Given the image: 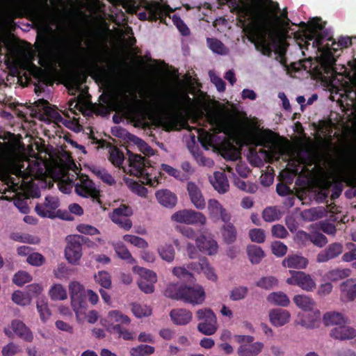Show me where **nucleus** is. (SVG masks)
<instances>
[{"label":"nucleus","mask_w":356,"mask_h":356,"mask_svg":"<svg viewBox=\"0 0 356 356\" xmlns=\"http://www.w3.org/2000/svg\"><path fill=\"white\" fill-rule=\"evenodd\" d=\"M238 14L244 18L241 21L243 24L245 23L246 17H251L250 40L254 44L257 51L268 57L272 56L273 50L275 52L280 51L291 23L288 17L286 8L278 15L256 7L243 6L239 8Z\"/></svg>","instance_id":"1"},{"label":"nucleus","mask_w":356,"mask_h":356,"mask_svg":"<svg viewBox=\"0 0 356 356\" xmlns=\"http://www.w3.org/2000/svg\"><path fill=\"white\" fill-rule=\"evenodd\" d=\"M0 161L6 174L21 177L25 183H30L33 179L42 178L46 173V165L43 161L26 159L23 152L14 148L3 152L0 155Z\"/></svg>","instance_id":"2"},{"label":"nucleus","mask_w":356,"mask_h":356,"mask_svg":"<svg viewBox=\"0 0 356 356\" xmlns=\"http://www.w3.org/2000/svg\"><path fill=\"white\" fill-rule=\"evenodd\" d=\"M87 76L85 73L77 72L72 74L67 83L69 92L74 95L77 94V100L69 102V111L76 114V110L83 116L89 115V95L86 86Z\"/></svg>","instance_id":"3"},{"label":"nucleus","mask_w":356,"mask_h":356,"mask_svg":"<svg viewBox=\"0 0 356 356\" xmlns=\"http://www.w3.org/2000/svg\"><path fill=\"white\" fill-rule=\"evenodd\" d=\"M171 108L175 112L165 113L156 118V123L166 131L177 128L179 117L193 105V100L187 92L171 94Z\"/></svg>","instance_id":"4"},{"label":"nucleus","mask_w":356,"mask_h":356,"mask_svg":"<svg viewBox=\"0 0 356 356\" xmlns=\"http://www.w3.org/2000/svg\"><path fill=\"white\" fill-rule=\"evenodd\" d=\"M128 161L131 175L142 179L143 184L156 187L159 184V176L156 169L151 165L149 160L140 154L127 151Z\"/></svg>","instance_id":"5"},{"label":"nucleus","mask_w":356,"mask_h":356,"mask_svg":"<svg viewBox=\"0 0 356 356\" xmlns=\"http://www.w3.org/2000/svg\"><path fill=\"white\" fill-rule=\"evenodd\" d=\"M58 181V187L63 193L68 194L72 191L73 186L79 196L87 197L89 195V179L87 175H78L77 173H69L64 169H60L59 173L56 176Z\"/></svg>","instance_id":"6"},{"label":"nucleus","mask_w":356,"mask_h":356,"mask_svg":"<svg viewBox=\"0 0 356 356\" xmlns=\"http://www.w3.org/2000/svg\"><path fill=\"white\" fill-rule=\"evenodd\" d=\"M167 297L175 300H183L193 305H200L205 299V292L200 285H169L165 291Z\"/></svg>","instance_id":"7"},{"label":"nucleus","mask_w":356,"mask_h":356,"mask_svg":"<svg viewBox=\"0 0 356 356\" xmlns=\"http://www.w3.org/2000/svg\"><path fill=\"white\" fill-rule=\"evenodd\" d=\"M71 304L75 312L77 321L83 323L88 320V297L84 286L79 282L72 281L69 283Z\"/></svg>","instance_id":"8"},{"label":"nucleus","mask_w":356,"mask_h":356,"mask_svg":"<svg viewBox=\"0 0 356 356\" xmlns=\"http://www.w3.org/2000/svg\"><path fill=\"white\" fill-rule=\"evenodd\" d=\"M338 166L347 179L356 180V145L343 150L338 159Z\"/></svg>","instance_id":"9"},{"label":"nucleus","mask_w":356,"mask_h":356,"mask_svg":"<svg viewBox=\"0 0 356 356\" xmlns=\"http://www.w3.org/2000/svg\"><path fill=\"white\" fill-rule=\"evenodd\" d=\"M60 51L47 44H41L38 48L39 64L47 71L51 70L60 58Z\"/></svg>","instance_id":"10"},{"label":"nucleus","mask_w":356,"mask_h":356,"mask_svg":"<svg viewBox=\"0 0 356 356\" xmlns=\"http://www.w3.org/2000/svg\"><path fill=\"white\" fill-rule=\"evenodd\" d=\"M301 24L306 26L307 33H305V38L307 41L313 40V46L321 49L323 44L324 37L319 31L325 28V24L322 23L320 17H314L309 20L307 24L301 22Z\"/></svg>","instance_id":"11"},{"label":"nucleus","mask_w":356,"mask_h":356,"mask_svg":"<svg viewBox=\"0 0 356 356\" xmlns=\"http://www.w3.org/2000/svg\"><path fill=\"white\" fill-rule=\"evenodd\" d=\"M171 11L169 6H163L159 2H150L145 6V11L138 14L140 20L156 21L160 19L161 22H165L167 13Z\"/></svg>","instance_id":"12"},{"label":"nucleus","mask_w":356,"mask_h":356,"mask_svg":"<svg viewBox=\"0 0 356 356\" xmlns=\"http://www.w3.org/2000/svg\"><path fill=\"white\" fill-rule=\"evenodd\" d=\"M83 238L80 235H73L67 238V245L65 250V256L69 263L76 265L82 257L81 242Z\"/></svg>","instance_id":"13"},{"label":"nucleus","mask_w":356,"mask_h":356,"mask_svg":"<svg viewBox=\"0 0 356 356\" xmlns=\"http://www.w3.org/2000/svg\"><path fill=\"white\" fill-rule=\"evenodd\" d=\"M337 51V49L334 47H332L322 58L320 67L316 69L317 75L319 79L332 78L336 74L337 72L334 68L336 59L334 58V54Z\"/></svg>","instance_id":"14"},{"label":"nucleus","mask_w":356,"mask_h":356,"mask_svg":"<svg viewBox=\"0 0 356 356\" xmlns=\"http://www.w3.org/2000/svg\"><path fill=\"white\" fill-rule=\"evenodd\" d=\"M173 221L187 225L200 224L204 225L207 219L205 216L198 211L184 209L175 213L172 216Z\"/></svg>","instance_id":"15"},{"label":"nucleus","mask_w":356,"mask_h":356,"mask_svg":"<svg viewBox=\"0 0 356 356\" xmlns=\"http://www.w3.org/2000/svg\"><path fill=\"white\" fill-rule=\"evenodd\" d=\"M291 276L286 279L290 285L298 286L304 291H312L316 288V283L311 275L303 271L289 270Z\"/></svg>","instance_id":"16"},{"label":"nucleus","mask_w":356,"mask_h":356,"mask_svg":"<svg viewBox=\"0 0 356 356\" xmlns=\"http://www.w3.org/2000/svg\"><path fill=\"white\" fill-rule=\"evenodd\" d=\"M132 214L133 211L130 207L122 204L113 210L110 217L112 221L119 227L125 230H129L132 227V222L128 217Z\"/></svg>","instance_id":"17"},{"label":"nucleus","mask_w":356,"mask_h":356,"mask_svg":"<svg viewBox=\"0 0 356 356\" xmlns=\"http://www.w3.org/2000/svg\"><path fill=\"white\" fill-rule=\"evenodd\" d=\"M13 332L19 337L26 341H31L33 339V334L26 325L19 320L11 322L10 327H6L4 332L8 337H11Z\"/></svg>","instance_id":"18"},{"label":"nucleus","mask_w":356,"mask_h":356,"mask_svg":"<svg viewBox=\"0 0 356 356\" xmlns=\"http://www.w3.org/2000/svg\"><path fill=\"white\" fill-rule=\"evenodd\" d=\"M59 207V200L54 196H47L43 204L35 206L36 213L42 217H54V210Z\"/></svg>","instance_id":"19"},{"label":"nucleus","mask_w":356,"mask_h":356,"mask_svg":"<svg viewBox=\"0 0 356 356\" xmlns=\"http://www.w3.org/2000/svg\"><path fill=\"white\" fill-rule=\"evenodd\" d=\"M208 210L211 218L221 219L225 223L231 220V214L216 199H210L208 202Z\"/></svg>","instance_id":"20"},{"label":"nucleus","mask_w":356,"mask_h":356,"mask_svg":"<svg viewBox=\"0 0 356 356\" xmlns=\"http://www.w3.org/2000/svg\"><path fill=\"white\" fill-rule=\"evenodd\" d=\"M343 248L340 243H333L321 250L316 257V261L318 263L327 262L334 259L343 253Z\"/></svg>","instance_id":"21"},{"label":"nucleus","mask_w":356,"mask_h":356,"mask_svg":"<svg viewBox=\"0 0 356 356\" xmlns=\"http://www.w3.org/2000/svg\"><path fill=\"white\" fill-rule=\"evenodd\" d=\"M195 242L199 250L203 253L213 255L218 251V243L211 238L201 235L195 239Z\"/></svg>","instance_id":"22"},{"label":"nucleus","mask_w":356,"mask_h":356,"mask_svg":"<svg viewBox=\"0 0 356 356\" xmlns=\"http://www.w3.org/2000/svg\"><path fill=\"white\" fill-rule=\"evenodd\" d=\"M186 188L191 201L195 207L198 209H204L206 206L205 200L198 186L194 182L189 181L187 184Z\"/></svg>","instance_id":"23"},{"label":"nucleus","mask_w":356,"mask_h":356,"mask_svg":"<svg viewBox=\"0 0 356 356\" xmlns=\"http://www.w3.org/2000/svg\"><path fill=\"white\" fill-rule=\"evenodd\" d=\"M170 316L173 323L185 325L189 323L193 317L192 312L186 309H173L170 312Z\"/></svg>","instance_id":"24"},{"label":"nucleus","mask_w":356,"mask_h":356,"mask_svg":"<svg viewBox=\"0 0 356 356\" xmlns=\"http://www.w3.org/2000/svg\"><path fill=\"white\" fill-rule=\"evenodd\" d=\"M341 299L343 301H353L356 298V280L348 279L340 285Z\"/></svg>","instance_id":"25"},{"label":"nucleus","mask_w":356,"mask_h":356,"mask_svg":"<svg viewBox=\"0 0 356 356\" xmlns=\"http://www.w3.org/2000/svg\"><path fill=\"white\" fill-rule=\"evenodd\" d=\"M210 182L215 190L220 194H224L229 191V181L224 172H215L213 177L210 178Z\"/></svg>","instance_id":"26"},{"label":"nucleus","mask_w":356,"mask_h":356,"mask_svg":"<svg viewBox=\"0 0 356 356\" xmlns=\"http://www.w3.org/2000/svg\"><path fill=\"white\" fill-rule=\"evenodd\" d=\"M290 317V313L282 309H274L269 314L270 323L276 327L286 324L289 321Z\"/></svg>","instance_id":"27"},{"label":"nucleus","mask_w":356,"mask_h":356,"mask_svg":"<svg viewBox=\"0 0 356 356\" xmlns=\"http://www.w3.org/2000/svg\"><path fill=\"white\" fill-rule=\"evenodd\" d=\"M330 337L339 340L353 339L356 337V330L345 325H341L333 328L330 332Z\"/></svg>","instance_id":"28"},{"label":"nucleus","mask_w":356,"mask_h":356,"mask_svg":"<svg viewBox=\"0 0 356 356\" xmlns=\"http://www.w3.org/2000/svg\"><path fill=\"white\" fill-rule=\"evenodd\" d=\"M308 259L301 255H288L283 261L282 265L289 268L304 269L308 265Z\"/></svg>","instance_id":"29"},{"label":"nucleus","mask_w":356,"mask_h":356,"mask_svg":"<svg viewBox=\"0 0 356 356\" xmlns=\"http://www.w3.org/2000/svg\"><path fill=\"white\" fill-rule=\"evenodd\" d=\"M156 197L161 204L168 208L175 207L177 200L176 195L168 189L157 191Z\"/></svg>","instance_id":"30"},{"label":"nucleus","mask_w":356,"mask_h":356,"mask_svg":"<svg viewBox=\"0 0 356 356\" xmlns=\"http://www.w3.org/2000/svg\"><path fill=\"white\" fill-rule=\"evenodd\" d=\"M264 348V344L261 342H255L248 345H241L238 348V356H257Z\"/></svg>","instance_id":"31"},{"label":"nucleus","mask_w":356,"mask_h":356,"mask_svg":"<svg viewBox=\"0 0 356 356\" xmlns=\"http://www.w3.org/2000/svg\"><path fill=\"white\" fill-rule=\"evenodd\" d=\"M48 294L51 300H64L67 298L66 289L61 284H54L49 289Z\"/></svg>","instance_id":"32"},{"label":"nucleus","mask_w":356,"mask_h":356,"mask_svg":"<svg viewBox=\"0 0 356 356\" xmlns=\"http://www.w3.org/2000/svg\"><path fill=\"white\" fill-rule=\"evenodd\" d=\"M247 254L252 264H258L265 257L264 251L257 245H249L247 247Z\"/></svg>","instance_id":"33"},{"label":"nucleus","mask_w":356,"mask_h":356,"mask_svg":"<svg viewBox=\"0 0 356 356\" xmlns=\"http://www.w3.org/2000/svg\"><path fill=\"white\" fill-rule=\"evenodd\" d=\"M36 307L41 321L46 322L50 318L51 313L49 308L48 301L44 296L38 298Z\"/></svg>","instance_id":"34"},{"label":"nucleus","mask_w":356,"mask_h":356,"mask_svg":"<svg viewBox=\"0 0 356 356\" xmlns=\"http://www.w3.org/2000/svg\"><path fill=\"white\" fill-rule=\"evenodd\" d=\"M277 134L270 129H264L257 134L259 145L268 147L275 142Z\"/></svg>","instance_id":"35"},{"label":"nucleus","mask_w":356,"mask_h":356,"mask_svg":"<svg viewBox=\"0 0 356 356\" xmlns=\"http://www.w3.org/2000/svg\"><path fill=\"white\" fill-rule=\"evenodd\" d=\"M323 322L326 326L339 325L341 326L346 323L343 316L336 312H327L323 316Z\"/></svg>","instance_id":"36"},{"label":"nucleus","mask_w":356,"mask_h":356,"mask_svg":"<svg viewBox=\"0 0 356 356\" xmlns=\"http://www.w3.org/2000/svg\"><path fill=\"white\" fill-rule=\"evenodd\" d=\"M351 274V270L349 268H337L329 270L325 276L326 278L332 282H337L349 277Z\"/></svg>","instance_id":"37"},{"label":"nucleus","mask_w":356,"mask_h":356,"mask_svg":"<svg viewBox=\"0 0 356 356\" xmlns=\"http://www.w3.org/2000/svg\"><path fill=\"white\" fill-rule=\"evenodd\" d=\"M222 235L225 242L227 244H232L236 241V229L230 221L222 226Z\"/></svg>","instance_id":"38"},{"label":"nucleus","mask_w":356,"mask_h":356,"mask_svg":"<svg viewBox=\"0 0 356 356\" xmlns=\"http://www.w3.org/2000/svg\"><path fill=\"white\" fill-rule=\"evenodd\" d=\"M269 302L281 307H287L290 300L288 296L283 292H273L267 298Z\"/></svg>","instance_id":"39"},{"label":"nucleus","mask_w":356,"mask_h":356,"mask_svg":"<svg viewBox=\"0 0 356 356\" xmlns=\"http://www.w3.org/2000/svg\"><path fill=\"white\" fill-rule=\"evenodd\" d=\"M114 250L118 257L127 261V263L133 264L136 262V260L131 256L129 250L122 243L115 244Z\"/></svg>","instance_id":"40"},{"label":"nucleus","mask_w":356,"mask_h":356,"mask_svg":"<svg viewBox=\"0 0 356 356\" xmlns=\"http://www.w3.org/2000/svg\"><path fill=\"white\" fill-rule=\"evenodd\" d=\"M293 302L300 309L305 311H310L314 305V300L305 295H296L293 298Z\"/></svg>","instance_id":"41"},{"label":"nucleus","mask_w":356,"mask_h":356,"mask_svg":"<svg viewBox=\"0 0 356 356\" xmlns=\"http://www.w3.org/2000/svg\"><path fill=\"white\" fill-rule=\"evenodd\" d=\"M197 320L201 321L202 323H217V318L215 313L209 308L200 309L196 312Z\"/></svg>","instance_id":"42"},{"label":"nucleus","mask_w":356,"mask_h":356,"mask_svg":"<svg viewBox=\"0 0 356 356\" xmlns=\"http://www.w3.org/2000/svg\"><path fill=\"white\" fill-rule=\"evenodd\" d=\"M43 108L45 114L49 118V120L55 122L56 123L65 124V120L63 118L58 111L51 106L48 102H43Z\"/></svg>","instance_id":"43"},{"label":"nucleus","mask_w":356,"mask_h":356,"mask_svg":"<svg viewBox=\"0 0 356 356\" xmlns=\"http://www.w3.org/2000/svg\"><path fill=\"white\" fill-rule=\"evenodd\" d=\"M130 305L131 312L136 318L147 317L152 314V309L146 305L133 302Z\"/></svg>","instance_id":"44"},{"label":"nucleus","mask_w":356,"mask_h":356,"mask_svg":"<svg viewBox=\"0 0 356 356\" xmlns=\"http://www.w3.org/2000/svg\"><path fill=\"white\" fill-rule=\"evenodd\" d=\"M109 161L115 166L120 168L124 160V153L116 147H111L109 150Z\"/></svg>","instance_id":"45"},{"label":"nucleus","mask_w":356,"mask_h":356,"mask_svg":"<svg viewBox=\"0 0 356 356\" xmlns=\"http://www.w3.org/2000/svg\"><path fill=\"white\" fill-rule=\"evenodd\" d=\"M12 300L21 306L29 305L32 302V298L27 292L16 291L12 295Z\"/></svg>","instance_id":"46"},{"label":"nucleus","mask_w":356,"mask_h":356,"mask_svg":"<svg viewBox=\"0 0 356 356\" xmlns=\"http://www.w3.org/2000/svg\"><path fill=\"white\" fill-rule=\"evenodd\" d=\"M90 172L96 175L97 178L102 179L104 182L109 185L115 184L113 177L104 168L90 166Z\"/></svg>","instance_id":"47"},{"label":"nucleus","mask_w":356,"mask_h":356,"mask_svg":"<svg viewBox=\"0 0 356 356\" xmlns=\"http://www.w3.org/2000/svg\"><path fill=\"white\" fill-rule=\"evenodd\" d=\"M154 351V347L149 345L141 344L131 348L130 354L131 356H148L153 354Z\"/></svg>","instance_id":"48"},{"label":"nucleus","mask_w":356,"mask_h":356,"mask_svg":"<svg viewBox=\"0 0 356 356\" xmlns=\"http://www.w3.org/2000/svg\"><path fill=\"white\" fill-rule=\"evenodd\" d=\"M161 170L166 172L168 175L175 177L177 180L181 181H187L186 175H182V172L180 170L168 164L162 163L161 165Z\"/></svg>","instance_id":"49"},{"label":"nucleus","mask_w":356,"mask_h":356,"mask_svg":"<svg viewBox=\"0 0 356 356\" xmlns=\"http://www.w3.org/2000/svg\"><path fill=\"white\" fill-rule=\"evenodd\" d=\"M173 274L184 282L193 283L195 279L193 275L183 267H175L172 270Z\"/></svg>","instance_id":"50"},{"label":"nucleus","mask_w":356,"mask_h":356,"mask_svg":"<svg viewBox=\"0 0 356 356\" xmlns=\"http://www.w3.org/2000/svg\"><path fill=\"white\" fill-rule=\"evenodd\" d=\"M216 137L214 134L206 130L201 129L198 131V139L203 146H213Z\"/></svg>","instance_id":"51"},{"label":"nucleus","mask_w":356,"mask_h":356,"mask_svg":"<svg viewBox=\"0 0 356 356\" xmlns=\"http://www.w3.org/2000/svg\"><path fill=\"white\" fill-rule=\"evenodd\" d=\"M126 183L131 191L141 197H145L147 193V189L142 184L133 179H127Z\"/></svg>","instance_id":"52"},{"label":"nucleus","mask_w":356,"mask_h":356,"mask_svg":"<svg viewBox=\"0 0 356 356\" xmlns=\"http://www.w3.org/2000/svg\"><path fill=\"white\" fill-rule=\"evenodd\" d=\"M123 239L138 248L144 249L148 246V243L145 239L137 236L126 234L123 236Z\"/></svg>","instance_id":"53"},{"label":"nucleus","mask_w":356,"mask_h":356,"mask_svg":"<svg viewBox=\"0 0 356 356\" xmlns=\"http://www.w3.org/2000/svg\"><path fill=\"white\" fill-rule=\"evenodd\" d=\"M161 257L168 262H171L175 258V249L172 245H165L159 249Z\"/></svg>","instance_id":"54"},{"label":"nucleus","mask_w":356,"mask_h":356,"mask_svg":"<svg viewBox=\"0 0 356 356\" xmlns=\"http://www.w3.org/2000/svg\"><path fill=\"white\" fill-rule=\"evenodd\" d=\"M172 20L174 25L177 27V29L183 36H188L191 34L189 28L179 16L173 15L172 17Z\"/></svg>","instance_id":"55"},{"label":"nucleus","mask_w":356,"mask_h":356,"mask_svg":"<svg viewBox=\"0 0 356 356\" xmlns=\"http://www.w3.org/2000/svg\"><path fill=\"white\" fill-rule=\"evenodd\" d=\"M277 282V280L273 276L263 277L257 282L256 286L266 290H269L274 286H276Z\"/></svg>","instance_id":"56"},{"label":"nucleus","mask_w":356,"mask_h":356,"mask_svg":"<svg viewBox=\"0 0 356 356\" xmlns=\"http://www.w3.org/2000/svg\"><path fill=\"white\" fill-rule=\"evenodd\" d=\"M210 322L212 321L209 319ZM197 330L204 335H213L218 330L217 323H199L197 326Z\"/></svg>","instance_id":"57"},{"label":"nucleus","mask_w":356,"mask_h":356,"mask_svg":"<svg viewBox=\"0 0 356 356\" xmlns=\"http://www.w3.org/2000/svg\"><path fill=\"white\" fill-rule=\"evenodd\" d=\"M32 280V276L27 272L20 270L15 274L13 281L17 286H22Z\"/></svg>","instance_id":"58"},{"label":"nucleus","mask_w":356,"mask_h":356,"mask_svg":"<svg viewBox=\"0 0 356 356\" xmlns=\"http://www.w3.org/2000/svg\"><path fill=\"white\" fill-rule=\"evenodd\" d=\"M96 282L105 289H109L111 286V276L108 272L99 271L95 275Z\"/></svg>","instance_id":"59"},{"label":"nucleus","mask_w":356,"mask_h":356,"mask_svg":"<svg viewBox=\"0 0 356 356\" xmlns=\"http://www.w3.org/2000/svg\"><path fill=\"white\" fill-rule=\"evenodd\" d=\"M248 289L246 286L235 287L231 291L229 298L233 301L244 299L248 295Z\"/></svg>","instance_id":"60"},{"label":"nucleus","mask_w":356,"mask_h":356,"mask_svg":"<svg viewBox=\"0 0 356 356\" xmlns=\"http://www.w3.org/2000/svg\"><path fill=\"white\" fill-rule=\"evenodd\" d=\"M207 43L210 49L213 52L218 54H224L225 45L220 40L216 38H208L207 39Z\"/></svg>","instance_id":"61"},{"label":"nucleus","mask_w":356,"mask_h":356,"mask_svg":"<svg viewBox=\"0 0 356 356\" xmlns=\"http://www.w3.org/2000/svg\"><path fill=\"white\" fill-rule=\"evenodd\" d=\"M249 237L252 242L262 243L265 241L266 234L262 229L254 228L249 231Z\"/></svg>","instance_id":"62"},{"label":"nucleus","mask_w":356,"mask_h":356,"mask_svg":"<svg viewBox=\"0 0 356 356\" xmlns=\"http://www.w3.org/2000/svg\"><path fill=\"white\" fill-rule=\"evenodd\" d=\"M134 138V142L138 145L141 152L147 156L154 155V149L143 140L135 136H132Z\"/></svg>","instance_id":"63"},{"label":"nucleus","mask_w":356,"mask_h":356,"mask_svg":"<svg viewBox=\"0 0 356 356\" xmlns=\"http://www.w3.org/2000/svg\"><path fill=\"white\" fill-rule=\"evenodd\" d=\"M26 261L31 266H41L44 264L45 259L38 252H31L26 258Z\"/></svg>","instance_id":"64"}]
</instances>
